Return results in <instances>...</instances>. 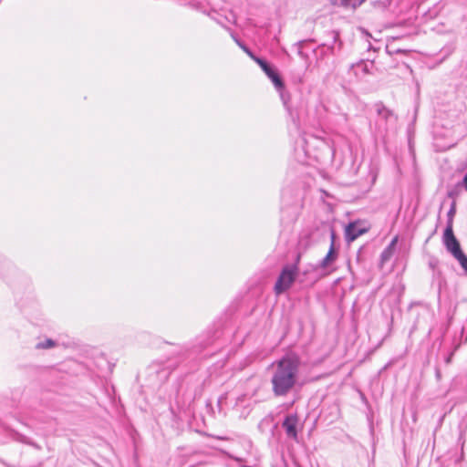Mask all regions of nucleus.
I'll return each instance as SVG.
<instances>
[{"label": "nucleus", "instance_id": "obj_9", "mask_svg": "<svg viewBox=\"0 0 467 467\" xmlns=\"http://www.w3.org/2000/svg\"><path fill=\"white\" fill-rule=\"evenodd\" d=\"M55 346V342L52 339H47L45 342L37 344L38 348H50Z\"/></svg>", "mask_w": 467, "mask_h": 467}, {"label": "nucleus", "instance_id": "obj_13", "mask_svg": "<svg viewBox=\"0 0 467 467\" xmlns=\"http://www.w3.org/2000/svg\"><path fill=\"white\" fill-rule=\"evenodd\" d=\"M244 50H245V52H246V54H247L248 56H250V57H252L253 58H254V57H253L252 53H251L248 49L244 48Z\"/></svg>", "mask_w": 467, "mask_h": 467}, {"label": "nucleus", "instance_id": "obj_10", "mask_svg": "<svg viewBox=\"0 0 467 467\" xmlns=\"http://www.w3.org/2000/svg\"><path fill=\"white\" fill-rule=\"evenodd\" d=\"M397 242H398V236H395L388 247V251H389V254H391L392 250L394 249L395 245L397 244Z\"/></svg>", "mask_w": 467, "mask_h": 467}, {"label": "nucleus", "instance_id": "obj_7", "mask_svg": "<svg viewBox=\"0 0 467 467\" xmlns=\"http://www.w3.org/2000/svg\"><path fill=\"white\" fill-rule=\"evenodd\" d=\"M335 232L331 231V244L329 250L325 256V258L320 263V267L326 269L329 267L337 258V252L335 249L334 242H335Z\"/></svg>", "mask_w": 467, "mask_h": 467}, {"label": "nucleus", "instance_id": "obj_4", "mask_svg": "<svg viewBox=\"0 0 467 467\" xmlns=\"http://www.w3.org/2000/svg\"><path fill=\"white\" fill-rule=\"evenodd\" d=\"M370 225L364 221H355L350 223L345 230L346 240L349 243L355 241L360 235L368 233Z\"/></svg>", "mask_w": 467, "mask_h": 467}, {"label": "nucleus", "instance_id": "obj_1", "mask_svg": "<svg viewBox=\"0 0 467 467\" xmlns=\"http://www.w3.org/2000/svg\"><path fill=\"white\" fill-rule=\"evenodd\" d=\"M300 359L295 354L283 357L276 362V368L272 377L273 392L275 396H285L295 387Z\"/></svg>", "mask_w": 467, "mask_h": 467}, {"label": "nucleus", "instance_id": "obj_2", "mask_svg": "<svg viewBox=\"0 0 467 467\" xmlns=\"http://www.w3.org/2000/svg\"><path fill=\"white\" fill-rule=\"evenodd\" d=\"M443 243L446 249L459 261L462 267L467 271V256L462 251L459 241L451 232V225L443 233Z\"/></svg>", "mask_w": 467, "mask_h": 467}, {"label": "nucleus", "instance_id": "obj_11", "mask_svg": "<svg viewBox=\"0 0 467 467\" xmlns=\"http://www.w3.org/2000/svg\"><path fill=\"white\" fill-rule=\"evenodd\" d=\"M302 254L299 253L296 256V263L294 265H296L298 266L300 260H301Z\"/></svg>", "mask_w": 467, "mask_h": 467}, {"label": "nucleus", "instance_id": "obj_6", "mask_svg": "<svg viewBox=\"0 0 467 467\" xmlns=\"http://www.w3.org/2000/svg\"><path fill=\"white\" fill-rule=\"evenodd\" d=\"M261 67L263 68V70L265 71V73L269 77V78L273 81L274 85L281 89L284 88V83L279 76V74L277 73V71L272 67L269 64L266 63L265 60H256Z\"/></svg>", "mask_w": 467, "mask_h": 467}, {"label": "nucleus", "instance_id": "obj_3", "mask_svg": "<svg viewBox=\"0 0 467 467\" xmlns=\"http://www.w3.org/2000/svg\"><path fill=\"white\" fill-rule=\"evenodd\" d=\"M298 270L296 265H285L282 269L275 285V292L276 295H280L291 287L298 275Z\"/></svg>", "mask_w": 467, "mask_h": 467}, {"label": "nucleus", "instance_id": "obj_12", "mask_svg": "<svg viewBox=\"0 0 467 467\" xmlns=\"http://www.w3.org/2000/svg\"><path fill=\"white\" fill-rule=\"evenodd\" d=\"M463 183H464L465 189L467 190V174L463 178Z\"/></svg>", "mask_w": 467, "mask_h": 467}, {"label": "nucleus", "instance_id": "obj_14", "mask_svg": "<svg viewBox=\"0 0 467 467\" xmlns=\"http://www.w3.org/2000/svg\"><path fill=\"white\" fill-rule=\"evenodd\" d=\"M387 252H389L388 250L387 251H384V254H382V256L386 259L387 257H385V254H387ZM391 254L389 253V255H390Z\"/></svg>", "mask_w": 467, "mask_h": 467}, {"label": "nucleus", "instance_id": "obj_8", "mask_svg": "<svg viewBox=\"0 0 467 467\" xmlns=\"http://www.w3.org/2000/svg\"><path fill=\"white\" fill-rule=\"evenodd\" d=\"M454 214H455V209L452 207L449 213H448V217H449V220H448V223H447V227H449V225H451V232L453 233V217H454Z\"/></svg>", "mask_w": 467, "mask_h": 467}, {"label": "nucleus", "instance_id": "obj_5", "mask_svg": "<svg viewBox=\"0 0 467 467\" xmlns=\"http://www.w3.org/2000/svg\"><path fill=\"white\" fill-rule=\"evenodd\" d=\"M299 421V418L297 414H291L285 417L283 427L285 431L287 437L291 438L294 441H297V424Z\"/></svg>", "mask_w": 467, "mask_h": 467}, {"label": "nucleus", "instance_id": "obj_15", "mask_svg": "<svg viewBox=\"0 0 467 467\" xmlns=\"http://www.w3.org/2000/svg\"><path fill=\"white\" fill-rule=\"evenodd\" d=\"M387 252H389L388 250L387 251H384V254H382V256L386 259L387 257H385V254H387ZM391 254L389 253V255H390Z\"/></svg>", "mask_w": 467, "mask_h": 467}, {"label": "nucleus", "instance_id": "obj_16", "mask_svg": "<svg viewBox=\"0 0 467 467\" xmlns=\"http://www.w3.org/2000/svg\"><path fill=\"white\" fill-rule=\"evenodd\" d=\"M349 0H341L343 5H346Z\"/></svg>", "mask_w": 467, "mask_h": 467}]
</instances>
